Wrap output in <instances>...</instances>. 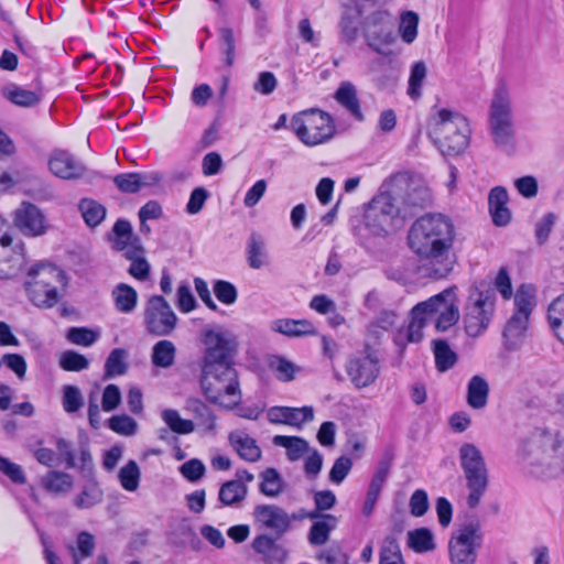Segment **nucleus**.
<instances>
[{"label": "nucleus", "instance_id": "obj_1", "mask_svg": "<svg viewBox=\"0 0 564 564\" xmlns=\"http://www.w3.org/2000/svg\"><path fill=\"white\" fill-rule=\"evenodd\" d=\"M454 239L455 227L443 214L427 213L412 224L408 232L409 248L429 261L419 267L421 276L441 280L452 272L455 260L449 253Z\"/></svg>", "mask_w": 564, "mask_h": 564}, {"label": "nucleus", "instance_id": "obj_2", "mask_svg": "<svg viewBox=\"0 0 564 564\" xmlns=\"http://www.w3.org/2000/svg\"><path fill=\"white\" fill-rule=\"evenodd\" d=\"M205 351L199 379L204 395L218 404L223 394L241 397L235 358L238 343L231 334L207 329L203 335Z\"/></svg>", "mask_w": 564, "mask_h": 564}, {"label": "nucleus", "instance_id": "obj_3", "mask_svg": "<svg viewBox=\"0 0 564 564\" xmlns=\"http://www.w3.org/2000/svg\"><path fill=\"white\" fill-rule=\"evenodd\" d=\"M408 174L398 172L390 175L380 186L379 193L370 200L365 213V225L369 231L378 237H384L404 225V220L412 216V212L398 204L392 196L391 186L406 181Z\"/></svg>", "mask_w": 564, "mask_h": 564}, {"label": "nucleus", "instance_id": "obj_4", "mask_svg": "<svg viewBox=\"0 0 564 564\" xmlns=\"http://www.w3.org/2000/svg\"><path fill=\"white\" fill-rule=\"evenodd\" d=\"M488 126L496 148L507 154L513 153L516 130L509 93L503 84H499L495 89L489 109Z\"/></svg>", "mask_w": 564, "mask_h": 564}, {"label": "nucleus", "instance_id": "obj_5", "mask_svg": "<svg viewBox=\"0 0 564 564\" xmlns=\"http://www.w3.org/2000/svg\"><path fill=\"white\" fill-rule=\"evenodd\" d=\"M291 128L296 137L308 147L329 141L336 132L333 117L318 108H310L295 113L291 119Z\"/></svg>", "mask_w": 564, "mask_h": 564}, {"label": "nucleus", "instance_id": "obj_6", "mask_svg": "<svg viewBox=\"0 0 564 564\" xmlns=\"http://www.w3.org/2000/svg\"><path fill=\"white\" fill-rule=\"evenodd\" d=\"M481 282L471 291L465 308L464 326L469 337L480 336L489 326L495 312V291Z\"/></svg>", "mask_w": 564, "mask_h": 564}, {"label": "nucleus", "instance_id": "obj_7", "mask_svg": "<svg viewBox=\"0 0 564 564\" xmlns=\"http://www.w3.org/2000/svg\"><path fill=\"white\" fill-rule=\"evenodd\" d=\"M397 18L388 10L379 9L361 21V31L366 44L376 53L389 56L388 46L397 42Z\"/></svg>", "mask_w": 564, "mask_h": 564}, {"label": "nucleus", "instance_id": "obj_8", "mask_svg": "<svg viewBox=\"0 0 564 564\" xmlns=\"http://www.w3.org/2000/svg\"><path fill=\"white\" fill-rule=\"evenodd\" d=\"M481 543L482 533L479 521L475 519L465 523L448 541L451 564H475Z\"/></svg>", "mask_w": 564, "mask_h": 564}, {"label": "nucleus", "instance_id": "obj_9", "mask_svg": "<svg viewBox=\"0 0 564 564\" xmlns=\"http://www.w3.org/2000/svg\"><path fill=\"white\" fill-rule=\"evenodd\" d=\"M177 323V316L162 295L149 297L144 308V326L154 336L170 335Z\"/></svg>", "mask_w": 564, "mask_h": 564}, {"label": "nucleus", "instance_id": "obj_10", "mask_svg": "<svg viewBox=\"0 0 564 564\" xmlns=\"http://www.w3.org/2000/svg\"><path fill=\"white\" fill-rule=\"evenodd\" d=\"M345 368L356 389L371 386L380 375L379 359L370 346H366L364 356L350 358Z\"/></svg>", "mask_w": 564, "mask_h": 564}, {"label": "nucleus", "instance_id": "obj_11", "mask_svg": "<svg viewBox=\"0 0 564 564\" xmlns=\"http://www.w3.org/2000/svg\"><path fill=\"white\" fill-rule=\"evenodd\" d=\"M13 223L24 236L29 237L42 236L47 229L44 214L30 202H23L14 212Z\"/></svg>", "mask_w": 564, "mask_h": 564}, {"label": "nucleus", "instance_id": "obj_12", "mask_svg": "<svg viewBox=\"0 0 564 564\" xmlns=\"http://www.w3.org/2000/svg\"><path fill=\"white\" fill-rule=\"evenodd\" d=\"M562 446L558 433L549 431L541 432L525 447L528 448V459L530 465H541L553 458L557 449Z\"/></svg>", "mask_w": 564, "mask_h": 564}, {"label": "nucleus", "instance_id": "obj_13", "mask_svg": "<svg viewBox=\"0 0 564 564\" xmlns=\"http://www.w3.org/2000/svg\"><path fill=\"white\" fill-rule=\"evenodd\" d=\"M50 171L63 180L80 178L85 172L84 163L67 150L55 149L48 159Z\"/></svg>", "mask_w": 564, "mask_h": 564}, {"label": "nucleus", "instance_id": "obj_14", "mask_svg": "<svg viewBox=\"0 0 564 564\" xmlns=\"http://www.w3.org/2000/svg\"><path fill=\"white\" fill-rule=\"evenodd\" d=\"M107 239L117 252L141 251L143 246L141 238L134 234L131 223L124 218H119L113 224L111 231L107 234Z\"/></svg>", "mask_w": 564, "mask_h": 564}, {"label": "nucleus", "instance_id": "obj_15", "mask_svg": "<svg viewBox=\"0 0 564 564\" xmlns=\"http://www.w3.org/2000/svg\"><path fill=\"white\" fill-rule=\"evenodd\" d=\"M253 516L265 528L274 531L276 539L282 538L291 529V518L288 512L275 505H259Z\"/></svg>", "mask_w": 564, "mask_h": 564}, {"label": "nucleus", "instance_id": "obj_16", "mask_svg": "<svg viewBox=\"0 0 564 564\" xmlns=\"http://www.w3.org/2000/svg\"><path fill=\"white\" fill-rule=\"evenodd\" d=\"M468 124L467 119L458 112L441 109L437 112V117L434 119V123L429 132V137L433 140L438 138H445L447 135H454V133H460L462 128Z\"/></svg>", "mask_w": 564, "mask_h": 564}, {"label": "nucleus", "instance_id": "obj_17", "mask_svg": "<svg viewBox=\"0 0 564 564\" xmlns=\"http://www.w3.org/2000/svg\"><path fill=\"white\" fill-rule=\"evenodd\" d=\"M468 124L467 119L458 112L441 109L437 112V117L434 119V123L429 132V137L433 140L438 138H445L447 135H454V133H460L462 128Z\"/></svg>", "mask_w": 564, "mask_h": 564}, {"label": "nucleus", "instance_id": "obj_18", "mask_svg": "<svg viewBox=\"0 0 564 564\" xmlns=\"http://www.w3.org/2000/svg\"><path fill=\"white\" fill-rule=\"evenodd\" d=\"M456 286H451L440 292L444 303L437 305V319L435 328L438 332H446L459 321L458 299L456 295Z\"/></svg>", "mask_w": 564, "mask_h": 564}, {"label": "nucleus", "instance_id": "obj_19", "mask_svg": "<svg viewBox=\"0 0 564 564\" xmlns=\"http://www.w3.org/2000/svg\"><path fill=\"white\" fill-rule=\"evenodd\" d=\"M314 419L312 406L290 408V406H272L268 411V420L273 424H286L301 427L305 422Z\"/></svg>", "mask_w": 564, "mask_h": 564}, {"label": "nucleus", "instance_id": "obj_20", "mask_svg": "<svg viewBox=\"0 0 564 564\" xmlns=\"http://www.w3.org/2000/svg\"><path fill=\"white\" fill-rule=\"evenodd\" d=\"M276 536L268 534L257 535L251 546L257 554L262 556L264 564H283L288 557V551L276 543Z\"/></svg>", "mask_w": 564, "mask_h": 564}, {"label": "nucleus", "instance_id": "obj_21", "mask_svg": "<svg viewBox=\"0 0 564 564\" xmlns=\"http://www.w3.org/2000/svg\"><path fill=\"white\" fill-rule=\"evenodd\" d=\"M24 289L30 302L40 308H52L62 297L57 286H46L30 279L25 281Z\"/></svg>", "mask_w": 564, "mask_h": 564}, {"label": "nucleus", "instance_id": "obj_22", "mask_svg": "<svg viewBox=\"0 0 564 564\" xmlns=\"http://www.w3.org/2000/svg\"><path fill=\"white\" fill-rule=\"evenodd\" d=\"M28 279L45 284L46 286H56V284L65 286L68 282L65 271L50 262H41L32 265L28 271Z\"/></svg>", "mask_w": 564, "mask_h": 564}, {"label": "nucleus", "instance_id": "obj_23", "mask_svg": "<svg viewBox=\"0 0 564 564\" xmlns=\"http://www.w3.org/2000/svg\"><path fill=\"white\" fill-rule=\"evenodd\" d=\"M508 200L509 196L505 187L496 186L490 189L488 195V205L492 223L496 226H507L511 220V213L507 207Z\"/></svg>", "mask_w": 564, "mask_h": 564}, {"label": "nucleus", "instance_id": "obj_24", "mask_svg": "<svg viewBox=\"0 0 564 564\" xmlns=\"http://www.w3.org/2000/svg\"><path fill=\"white\" fill-rule=\"evenodd\" d=\"M464 475L467 488L469 489L467 505L469 508L474 509L479 505L480 499L488 487L487 467L469 468L464 470Z\"/></svg>", "mask_w": 564, "mask_h": 564}, {"label": "nucleus", "instance_id": "obj_25", "mask_svg": "<svg viewBox=\"0 0 564 564\" xmlns=\"http://www.w3.org/2000/svg\"><path fill=\"white\" fill-rule=\"evenodd\" d=\"M529 317L512 314L507 321L502 337L507 350H517L524 341L529 328Z\"/></svg>", "mask_w": 564, "mask_h": 564}, {"label": "nucleus", "instance_id": "obj_26", "mask_svg": "<svg viewBox=\"0 0 564 564\" xmlns=\"http://www.w3.org/2000/svg\"><path fill=\"white\" fill-rule=\"evenodd\" d=\"M229 443L241 459L256 463L261 458V449L257 441L242 431H234L229 434Z\"/></svg>", "mask_w": 564, "mask_h": 564}, {"label": "nucleus", "instance_id": "obj_27", "mask_svg": "<svg viewBox=\"0 0 564 564\" xmlns=\"http://www.w3.org/2000/svg\"><path fill=\"white\" fill-rule=\"evenodd\" d=\"M372 72L375 74L373 82L376 86L379 89L384 90L393 87L397 84L400 68L398 64L392 59H377L373 63Z\"/></svg>", "mask_w": 564, "mask_h": 564}, {"label": "nucleus", "instance_id": "obj_28", "mask_svg": "<svg viewBox=\"0 0 564 564\" xmlns=\"http://www.w3.org/2000/svg\"><path fill=\"white\" fill-rule=\"evenodd\" d=\"M272 329L288 337L316 335V328L307 319L280 318L272 323Z\"/></svg>", "mask_w": 564, "mask_h": 564}, {"label": "nucleus", "instance_id": "obj_29", "mask_svg": "<svg viewBox=\"0 0 564 564\" xmlns=\"http://www.w3.org/2000/svg\"><path fill=\"white\" fill-rule=\"evenodd\" d=\"M489 391V383L482 376H473L467 383V404L475 410L484 409L488 403Z\"/></svg>", "mask_w": 564, "mask_h": 564}, {"label": "nucleus", "instance_id": "obj_30", "mask_svg": "<svg viewBox=\"0 0 564 564\" xmlns=\"http://www.w3.org/2000/svg\"><path fill=\"white\" fill-rule=\"evenodd\" d=\"M469 124L462 128L460 133H454V135H447L445 138H438L433 140V143L441 150L442 154L455 156L465 151L469 142Z\"/></svg>", "mask_w": 564, "mask_h": 564}, {"label": "nucleus", "instance_id": "obj_31", "mask_svg": "<svg viewBox=\"0 0 564 564\" xmlns=\"http://www.w3.org/2000/svg\"><path fill=\"white\" fill-rule=\"evenodd\" d=\"M336 101L347 109L356 120L362 121L364 115L357 96L356 87L350 82H343L335 93Z\"/></svg>", "mask_w": 564, "mask_h": 564}, {"label": "nucleus", "instance_id": "obj_32", "mask_svg": "<svg viewBox=\"0 0 564 564\" xmlns=\"http://www.w3.org/2000/svg\"><path fill=\"white\" fill-rule=\"evenodd\" d=\"M185 410L196 419L199 426H204L207 432H215L216 415L205 402L197 398H188Z\"/></svg>", "mask_w": 564, "mask_h": 564}, {"label": "nucleus", "instance_id": "obj_33", "mask_svg": "<svg viewBox=\"0 0 564 564\" xmlns=\"http://www.w3.org/2000/svg\"><path fill=\"white\" fill-rule=\"evenodd\" d=\"M78 210L87 227H98L107 216V208L96 199L84 197L78 202Z\"/></svg>", "mask_w": 564, "mask_h": 564}, {"label": "nucleus", "instance_id": "obj_34", "mask_svg": "<svg viewBox=\"0 0 564 564\" xmlns=\"http://www.w3.org/2000/svg\"><path fill=\"white\" fill-rule=\"evenodd\" d=\"M115 307L123 314L132 313L138 304L137 291L127 283L117 284L111 291Z\"/></svg>", "mask_w": 564, "mask_h": 564}, {"label": "nucleus", "instance_id": "obj_35", "mask_svg": "<svg viewBox=\"0 0 564 564\" xmlns=\"http://www.w3.org/2000/svg\"><path fill=\"white\" fill-rule=\"evenodd\" d=\"M432 350L435 358V368L440 372L448 371L458 360L457 354L449 347L446 339H433Z\"/></svg>", "mask_w": 564, "mask_h": 564}, {"label": "nucleus", "instance_id": "obj_36", "mask_svg": "<svg viewBox=\"0 0 564 564\" xmlns=\"http://www.w3.org/2000/svg\"><path fill=\"white\" fill-rule=\"evenodd\" d=\"M272 442L275 446L286 449L288 459L291 462L299 460L305 453L312 449L308 442L300 436L275 435Z\"/></svg>", "mask_w": 564, "mask_h": 564}, {"label": "nucleus", "instance_id": "obj_37", "mask_svg": "<svg viewBox=\"0 0 564 564\" xmlns=\"http://www.w3.org/2000/svg\"><path fill=\"white\" fill-rule=\"evenodd\" d=\"M406 544L415 553H426L436 549L434 534L425 527L410 530Z\"/></svg>", "mask_w": 564, "mask_h": 564}, {"label": "nucleus", "instance_id": "obj_38", "mask_svg": "<svg viewBox=\"0 0 564 564\" xmlns=\"http://www.w3.org/2000/svg\"><path fill=\"white\" fill-rule=\"evenodd\" d=\"M535 286L532 284H521L514 294V315L529 317L536 304Z\"/></svg>", "mask_w": 564, "mask_h": 564}, {"label": "nucleus", "instance_id": "obj_39", "mask_svg": "<svg viewBox=\"0 0 564 564\" xmlns=\"http://www.w3.org/2000/svg\"><path fill=\"white\" fill-rule=\"evenodd\" d=\"M324 520L315 521L308 532V542L312 545H323L328 541L329 533L333 529H335L337 523V518L329 513H321V517Z\"/></svg>", "mask_w": 564, "mask_h": 564}, {"label": "nucleus", "instance_id": "obj_40", "mask_svg": "<svg viewBox=\"0 0 564 564\" xmlns=\"http://www.w3.org/2000/svg\"><path fill=\"white\" fill-rule=\"evenodd\" d=\"M82 492L75 498L74 505L78 509H89L102 501L104 492L96 478L86 479Z\"/></svg>", "mask_w": 564, "mask_h": 564}, {"label": "nucleus", "instance_id": "obj_41", "mask_svg": "<svg viewBox=\"0 0 564 564\" xmlns=\"http://www.w3.org/2000/svg\"><path fill=\"white\" fill-rule=\"evenodd\" d=\"M261 482L259 490L267 497H276L284 490V480L280 473L273 468L268 467L260 474Z\"/></svg>", "mask_w": 564, "mask_h": 564}, {"label": "nucleus", "instance_id": "obj_42", "mask_svg": "<svg viewBox=\"0 0 564 564\" xmlns=\"http://www.w3.org/2000/svg\"><path fill=\"white\" fill-rule=\"evenodd\" d=\"M248 492V487L239 480H228L220 486L218 500L224 506H232L242 501Z\"/></svg>", "mask_w": 564, "mask_h": 564}, {"label": "nucleus", "instance_id": "obj_43", "mask_svg": "<svg viewBox=\"0 0 564 564\" xmlns=\"http://www.w3.org/2000/svg\"><path fill=\"white\" fill-rule=\"evenodd\" d=\"M128 352L123 348H115L108 355L105 361V379H110L116 376H122L128 371L127 364Z\"/></svg>", "mask_w": 564, "mask_h": 564}, {"label": "nucleus", "instance_id": "obj_44", "mask_svg": "<svg viewBox=\"0 0 564 564\" xmlns=\"http://www.w3.org/2000/svg\"><path fill=\"white\" fill-rule=\"evenodd\" d=\"M175 354L176 348L171 340H160L152 348V364L160 368H169L174 364Z\"/></svg>", "mask_w": 564, "mask_h": 564}, {"label": "nucleus", "instance_id": "obj_45", "mask_svg": "<svg viewBox=\"0 0 564 564\" xmlns=\"http://www.w3.org/2000/svg\"><path fill=\"white\" fill-rule=\"evenodd\" d=\"M145 249L142 246V250H127L123 256L127 260L131 261L128 272L138 280H145L150 273V264L144 258Z\"/></svg>", "mask_w": 564, "mask_h": 564}, {"label": "nucleus", "instance_id": "obj_46", "mask_svg": "<svg viewBox=\"0 0 564 564\" xmlns=\"http://www.w3.org/2000/svg\"><path fill=\"white\" fill-rule=\"evenodd\" d=\"M394 459V453L391 448L384 449L381 458L379 459L376 471L371 478L369 487L381 491L384 482L387 481L390 469Z\"/></svg>", "mask_w": 564, "mask_h": 564}, {"label": "nucleus", "instance_id": "obj_47", "mask_svg": "<svg viewBox=\"0 0 564 564\" xmlns=\"http://www.w3.org/2000/svg\"><path fill=\"white\" fill-rule=\"evenodd\" d=\"M42 485L47 491L61 494L72 488L73 479L67 473L51 470L43 478Z\"/></svg>", "mask_w": 564, "mask_h": 564}, {"label": "nucleus", "instance_id": "obj_48", "mask_svg": "<svg viewBox=\"0 0 564 564\" xmlns=\"http://www.w3.org/2000/svg\"><path fill=\"white\" fill-rule=\"evenodd\" d=\"M264 242L259 234L252 232L247 246V260L252 269H260L264 264Z\"/></svg>", "mask_w": 564, "mask_h": 564}, {"label": "nucleus", "instance_id": "obj_49", "mask_svg": "<svg viewBox=\"0 0 564 564\" xmlns=\"http://www.w3.org/2000/svg\"><path fill=\"white\" fill-rule=\"evenodd\" d=\"M161 417L169 429L176 434H189L195 430V424L191 420L182 419L174 409H165Z\"/></svg>", "mask_w": 564, "mask_h": 564}, {"label": "nucleus", "instance_id": "obj_50", "mask_svg": "<svg viewBox=\"0 0 564 564\" xmlns=\"http://www.w3.org/2000/svg\"><path fill=\"white\" fill-rule=\"evenodd\" d=\"M459 462L463 470L486 466L481 452L471 443H464L460 446Z\"/></svg>", "mask_w": 564, "mask_h": 564}, {"label": "nucleus", "instance_id": "obj_51", "mask_svg": "<svg viewBox=\"0 0 564 564\" xmlns=\"http://www.w3.org/2000/svg\"><path fill=\"white\" fill-rule=\"evenodd\" d=\"M140 477V468L133 459L121 467L118 474L119 481L127 491H135L139 488Z\"/></svg>", "mask_w": 564, "mask_h": 564}, {"label": "nucleus", "instance_id": "obj_52", "mask_svg": "<svg viewBox=\"0 0 564 564\" xmlns=\"http://www.w3.org/2000/svg\"><path fill=\"white\" fill-rule=\"evenodd\" d=\"M430 193L426 187H415L406 191L402 207L411 210L413 216L415 208L422 209L431 204L432 198Z\"/></svg>", "mask_w": 564, "mask_h": 564}, {"label": "nucleus", "instance_id": "obj_53", "mask_svg": "<svg viewBox=\"0 0 564 564\" xmlns=\"http://www.w3.org/2000/svg\"><path fill=\"white\" fill-rule=\"evenodd\" d=\"M62 393V405L66 413H76L84 406V397L78 387L65 384Z\"/></svg>", "mask_w": 564, "mask_h": 564}, {"label": "nucleus", "instance_id": "obj_54", "mask_svg": "<svg viewBox=\"0 0 564 564\" xmlns=\"http://www.w3.org/2000/svg\"><path fill=\"white\" fill-rule=\"evenodd\" d=\"M419 15L414 11H404L400 17L399 33L410 44L417 36Z\"/></svg>", "mask_w": 564, "mask_h": 564}, {"label": "nucleus", "instance_id": "obj_55", "mask_svg": "<svg viewBox=\"0 0 564 564\" xmlns=\"http://www.w3.org/2000/svg\"><path fill=\"white\" fill-rule=\"evenodd\" d=\"M3 94L12 104L22 107H33L40 102V96L36 93L17 86L4 90Z\"/></svg>", "mask_w": 564, "mask_h": 564}, {"label": "nucleus", "instance_id": "obj_56", "mask_svg": "<svg viewBox=\"0 0 564 564\" xmlns=\"http://www.w3.org/2000/svg\"><path fill=\"white\" fill-rule=\"evenodd\" d=\"M58 365L65 371L78 372L88 368L89 360L75 350H66L61 355Z\"/></svg>", "mask_w": 564, "mask_h": 564}, {"label": "nucleus", "instance_id": "obj_57", "mask_svg": "<svg viewBox=\"0 0 564 564\" xmlns=\"http://www.w3.org/2000/svg\"><path fill=\"white\" fill-rule=\"evenodd\" d=\"M108 427L119 435L131 436L137 433L138 423L131 416L120 414L108 420Z\"/></svg>", "mask_w": 564, "mask_h": 564}, {"label": "nucleus", "instance_id": "obj_58", "mask_svg": "<svg viewBox=\"0 0 564 564\" xmlns=\"http://www.w3.org/2000/svg\"><path fill=\"white\" fill-rule=\"evenodd\" d=\"M268 366L271 370L278 372L276 378L281 381H291L294 379L295 366L282 356L273 355L269 358Z\"/></svg>", "mask_w": 564, "mask_h": 564}, {"label": "nucleus", "instance_id": "obj_59", "mask_svg": "<svg viewBox=\"0 0 564 564\" xmlns=\"http://www.w3.org/2000/svg\"><path fill=\"white\" fill-rule=\"evenodd\" d=\"M426 77V66L424 62H416L413 64L411 68V74L409 78V87H408V95L412 99H417L421 97V88L424 78Z\"/></svg>", "mask_w": 564, "mask_h": 564}, {"label": "nucleus", "instance_id": "obj_60", "mask_svg": "<svg viewBox=\"0 0 564 564\" xmlns=\"http://www.w3.org/2000/svg\"><path fill=\"white\" fill-rule=\"evenodd\" d=\"M442 295H433L426 301L420 302L413 306L411 310L412 318H424L426 322L427 318L437 314V305L443 304Z\"/></svg>", "mask_w": 564, "mask_h": 564}, {"label": "nucleus", "instance_id": "obj_61", "mask_svg": "<svg viewBox=\"0 0 564 564\" xmlns=\"http://www.w3.org/2000/svg\"><path fill=\"white\" fill-rule=\"evenodd\" d=\"M219 42L221 52L225 55L224 63L227 67H231L235 63V51L236 43L234 31L230 28H220L219 29Z\"/></svg>", "mask_w": 564, "mask_h": 564}, {"label": "nucleus", "instance_id": "obj_62", "mask_svg": "<svg viewBox=\"0 0 564 564\" xmlns=\"http://www.w3.org/2000/svg\"><path fill=\"white\" fill-rule=\"evenodd\" d=\"M99 337V333L87 327H70L67 330L66 338L75 345L89 347Z\"/></svg>", "mask_w": 564, "mask_h": 564}, {"label": "nucleus", "instance_id": "obj_63", "mask_svg": "<svg viewBox=\"0 0 564 564\" xmlns=\"http://www.w3.org/2000/svg\"><path fill=\"white\" fill-rule=\"evenodd\" d=\"M213 291L217 300L225 305H231L238 299L237 288L226 280H216L213 284Z\"/></svg>", "mask_w": 564, "mask_h": 564}, {"label": "nucleus", "instance_id": "obj_64", "mask_svg": "<svg viewBox=\"0 0 564 564\" xmlns=\"http://www.w3.org/2000/svg\"><path fill=\"white\" fill-rule=\"evenodd\" d=\"M206 471L204 463L198 458H192L180 466V473L189 482L200 480Z\"/></svg>", "mask_w": 564, "mask_h": 564}]
</instances>
